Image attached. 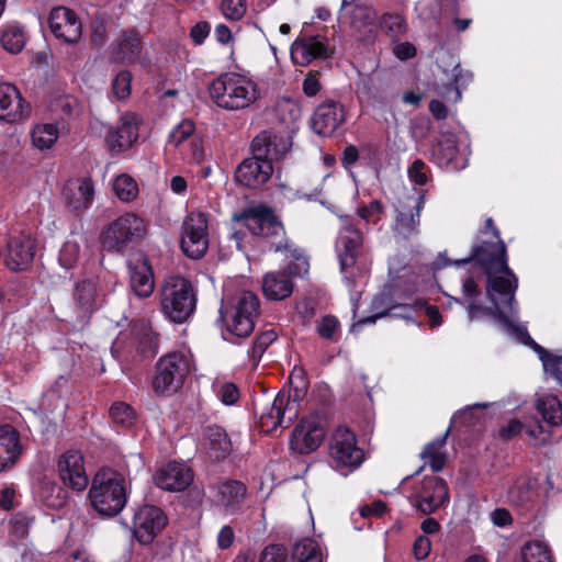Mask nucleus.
<instances>
[{
  "instance_id": "nucleus-1",
  "label": "nucleus",
  "mask_w": 562,
  "mask_h": 562,
  "mask_svg": "<svg viewBox=\"0 0 562 562\" xmlns=\"http://www.w3.org/2000/svg\"><path fill=\"white\" fill-rule=\"evenodd\" d=\"M235 221L246 227L254 236L272 239L271 247L274 251L284 248L291 259L285 271L269 272L262 279V291L267 299L281 301L293 292L292 277H303L307 273L310 263L303 250L285 243L284 246L274 241L282 237L283 226L273 212L266 206L250 207L234 216Z\"/></svg>"
},
{
  "instance_id": "nucleus-2",
  "label": "nucleus",
  "mask_w": 562,
  "mask_h": 562,
  "mask_svg": "<svg viewBox=\"0 0 562 562\" xmlns=\"http://www.w3.org/2000/svg\"><path fill=\"white\" fill-rule=\"evenodd\" d=\"M471 260L479 263L486 274V296L491 306L514 300L518 279L508 267L506 246L492 218L486 220L482 236L479 237L469 258L450 261L446 254H439L432 265L435 269H442L449 265L460 266Z\"/></svg>"
},
{
  "instance_id": "nucleus-3",
  "label": "nucleus",
  "mask_w": 562,
  "mask_h": 562,
  "mask_svg": "<svg viewBox=\"0 0 562 562\" xmlns=\"http://www.w3.org/2000/svg\"><path fill=\"white\" fill-rule=\"evenodd\" d=\"M464 300L468 303V316L470 321L492 316L497 324L512 337L521 344L531 347L539 356L546 373L557 381H562L560 364L561 357L553 356L538 345L528 334L525 325L518 324V307L514 299L495 306H485L480 303L481 288L473 276L468 277L462 284Z\"/></svg>"
},
{
  "instance_id": "nucleus-4",
  "label": "nucleus",
  "mask_w": 562,
  "mask_h": 562,
  "mask_svg": "<svg viewBox=\"0 0 562 562\" xmlns=\"http://www.w3.org/2000/svg\"><path fill=\"white\" fill-rule=\"evenodd\" d=\"M209 92L212 101L227 111L248 109L259 99L257 82L237 72L218 76L211 82Z\"/></svg>"
},
{
  "instance_id": "nucleus-5",
  "label": "nucleus",
  "mask_w": 562,
  "mask_h": 562,
  "mask_svg": "<svg viewBox=\"0 0 562 562\" xmlns=\"http://www.w3.org/2000/svg\"><path fill=\"white\" fill-rule=\"evenodd\" d=\"M92 507L103 516H115L127 501V482L120 473L102 470L95 473L88 493Z\"/></svg>"
},
{
  "instance_id": "nucleus-6",
  "label": "nucleus",
  "mask_w": 562,
  "mask_h": 562,
  "mask_svg": "<svg viewBox=\"0 0 562 562\" xmlns=\"http://www.w3.org/2000/svg\"><path fill=\"white\" fill-rule=\"evenodd\" d=\"M194 370L193 355L189 349L168 352L156 363L153 390L157 394L171 395L182 387Z\"/></svg>"
},
{
  "instance_id": "nucleus-7",
  "label": "nucleus",
  "mask_w": 562,
  "mask_h": 562,
  "mask_svg": "<svg viewBox=\"0 0 562 562\" xmlns=\"http://www.w3.org/2000/svg\"><path fill=\"white\" fill-rule=\"evenodd\" d=\"M162 313L173 323H183L195 308L193 285L183 277L173 276L165 280L160 292Z\"/></svg>"
},
{
  "instance_id": "nucleus-8",
  "label": "nucleus",
  "mask_w": 562,
  "mask_h": 562,
  "mask_svg": "<svg viewBox=\"0 0 562 562\" xmlns=\"http://www.w3.org/2000/svg\"><path fill=\"white\" fill-rule=\"evenodd\" d=\"M259 300L250 291L237 293L227 305L221 308V318L225 324L226 333L238 338L249 336L255 327L258 315Z\"/></svg>"
},
{
  "instance_id": "nucleus-9",
  "label": "nucleus",
  "mask_w": 562,
  "mask_h": 562,
  "mask_svg": "<svg viewBox=\"0 0 562 562\" xmlns=\"http://www.w3.org/2000/svg\"><path fill=\"white\" fill-rule=\"evenodd\" d=\"M146 233V222L137 214L127 212L102 229L101 243L105 250L122 254L130 245L140 241Z\"/></svg>"
},
{
  "instance_id": "nucleus-10",
  "label": "nucleus",
  "mask_w": 562,
  "mask_h": 562,
  "mask_svg": "<svg viewBox=\"0 0 562 562\" xmlns=\"http://www.w3.org/2000/svg\"><path fill=\"white\" fill-rule=\"evenodd\" d=\"M328 451L333 467L344 474L358 469L364 460L356 434L345 426L337 427L331 434Z\"/></svg>"
},
{
  "instance_id": "nucleus-11",
  "label": "nucleus",
  "mask_w": 562,
  "mask_h": 562,
  "mask_svg": "<svg viewBox=\"0 0 562 562\" xmlns=\"http://www.w3.org/2000/svg\"><path fill=\"white\" fill-rule=\"evenodd\" d=\"M180 247L191 259L202 258L209 248V221L205 213L191 212L182 223Z\"/></svg>"
},
{
  "instance_id": "nucleus-12",
  "label": "nucleus",
  "mask_w": 562,
  "mask_h": 562,
  "mask_svg": "<svg viewBox=\"0 0 562 562\" xmlns=\"http://www.w3.org/2000/svg\"><path fill=\"white\" fill-rule=\"evenodd\" d=\"M409 502L422 514L430 515L449 502L448 485L438 476H426L409 495Z\"/></svg>"
},
{
  "instance_id": "nucleus-13",
  "label": "nucleus",
  "mask_w": 562,
  "mask_h": 562,
  "mask_svg": "<svg viewBox=\"0 0 562 562\" xmlns=\"http://www.w3.org/2000/svg\"><path fill=\"white\" fill-rule=\"evenodd\" d=\"M300 403L289 392H279L270 406L259 415V427L271 432L278 427H288L299 415Z\"/></svg>"
},
{
  "instance_id": "nucleus-14",
  "label": "nucleus",
  "mask_w": 562,
  "mask_h": 562,
  "mask_svg": "<svg viewBox=\"0 0 562 562\" xmlns=\"http://www.w3.org/2000/svg\"><path fill=\"white\" fill-rule=\"evenodd\" d=\"M326 428V419L321 415L313 414L304 417L292 432L290 440L292 450L300 454L316 450L325 438Z\"/></svg>"
},
{
  "instance_id": "nucleus-15",
  "label": "nucleus",
  "mask_w": 562,
  "mask_h": 562,
  "mask_svg": "<svg viewBox=\"0 0 562 562\" xmlns=\"http://www.w3.org/2000/svg\"><path fill=\"white\" fill-rule=\"evenodd\" d=\"M340 222L335 250L340 263V270L342 273H346L357 261L363 244V235L361 231L356 227L350 216H341Z\"/></svg>"
},
{
  "instance_id": "nucleus-16",
  "label": "nucleus",
  "mask_w": 562,
  "mask_h": 562,
  "mask_svg": "<svg viewBox=\"0 0 562 562\" xmlns=\"http://www.w3.org/2000/svg\"><path fill=\"white\" fill-rule=\"evenodd\" d=\"M425 205V194L407 195L398 201L394 232L409 238L419 233L420 212Z\"/></svg>"
},
{
  "instance_id": "nucleus-17",
  "label": "nucleus",
  "mask_w": 562,
  "mask_h": 562,
  "mask_svg": "<svg viewBox=\"0 0 562 562\" xmlns=\"http://www.w3.org/2000/svg\"><path fill=\"white\" fill-rule=\"evenodd\" d=\"M57 472L63 484L74 491L82 492L89 484L85 459L79 450H67L60 454Z\"/></svg>"
},
{
  "instance_id": "nucleus-18",
  "label": "nucleus",
  "mask_w": 562,
  "mask_h": 562,
  "mask_svg": "<svg viewBox=\"0 0 562 562\" xmlns=\"http://www.w3.org/2000/svg\"><path fill=\"white\" fill-rule=\"evenodd\" d=\"M166 524L167 517L159 507L145 505L134 515L133 535L140 544H150Z\"/></svg>"
},
{
  "instance_id": "nucleus-19",
  "label": "nucleus",
  "mask_w": 562,
  "mask_h": 562,
  "mask_svg": "<svg viewBox=\"0 0 562 562\" xmlns=\"http://www.w3.org/2000/svg\"><path fill=\"white\" fill-rule=\"evenodd\" d=\"M48 23L55 37L67 44H75L81 37V21L71 9L66 7L54 8L49 13Z\"/></svg>"
},
{
  "instance_id": "nucleus-20",
  "label": "nucleus",
  "mask_w": 562,
  "mask_h": 562,
  "mask_svg": "<svg viewBox=\"0 0 562 562\" xmlns=\"http://www.w3.org/2000/svg\"><path fill=\"white\" fill-rule=\"evenodd\" d=\"M273 166L270 160L252 154L244 159L235 172L236 181L250 189L262 187L272 176Z\"/></svg>"
},
{
  "instance_id": "nucleus-21",
  "label": "nucleus",
  "mask_w": 562,
  "mask_h": 562,
  "mask_svg": "<svg viewBox=\"0 0 562 562\" xmlns=\"http://www.w3.org/2000/svg\"><path fill=\"white\" fill-rule=\"evenodd\" d=\"M30 104L24 100L20 90L12 83H0V120L7 123H18L30 116Z\"/></svg>"
},
{
  "instance_id": "nucleus-22",
  "label": "nucleus",
  "mask_w": 562,
  "mask_h": 562,
  "mask_svg": "<svg viewBox=\"0 0 562 562\" xmlns=\"http://www.w3.org/2000/svg\"><path fill=\"white\" fill-rule=\"evenodd\" d=\"M291 136L286 133L263 131L251 143L252 154L273 161L282 159L291 149Z\"/></svg>"
},
{
  "instance_id": "nucleus-23",
  "label": "nucleus",
  "mask_w": 562,
  "mask_h": 562,
  "mask_svg": "<svg viewBox=\"0 0 562 562\" xmlns=\"http://www.w3.org/2000/svg\"><path fill=\"white\" fill-rule=\"evenodd\" d=\"M154 483L167 492L184 491L193 481L192 470L184 463L172 461L156 470Z\"/></svg>"
},
{
  "instance_id": "nucleus-24",
  "label": "nucleus",
  "mask_w": 562,
  "mask_h": 562,
  "mask_svg": "<svg viewBox=\"0 0 562 562\" xmlns=\"http://www.w3.org/2000/svg\"><path fill=\"white\" fill-rule=\"evenodd\" d=\"M345 120L344 106L339 102L327 100L315 109L311 124L316 134L328 137L337 131Z\"/></svg>"
},
{
  "instance_id": "nucleus-25",
  "label": "nucleus",
  "mask_w": 562,
  "mask_h": 562,
  "mask_svg": "<svg viewBox=\"0 0 562 562\" xmlns=\"http://www.w3.org/2000/svg\"><path fill=\"white\" fill-rule=\"evenodd\" d=\"M35 239L30 234L10 237L7 245L4 263L11 271L26 270L34 259Z\"/></svg>"
},
{
  "instance_id": "nucleus-26",
  "label": "nucleus",
  "mask_w": 562,
  "mask_h": 562,
  "mask_svg": "<svg viewBox=\"0 0 562 562\" xmlns=\"http://www.w3.org/2000/svg\"><path fill=\"white\" fill-rule=\"evenodd\" d=\"M329 55L330 48L325 36H303L291 45V58L299 66H307L312 60L327 58Z\"/></svg>"
},
{
  "instance_id": "nucleus-27",
  "label": "nucleus",
  "mask_w": 562,
  "mask_h": 562,
  "mask_svg": "<svg viewBox=\"0 0 562 562\" xmlns=\"http://www.w3.org/2000/svg\"><path fill=\"white\" fill-rule=\"evenodd\" d=\"M140 119L135 113L124 114L115 130L106 136V144L113 154L128 149L138 138Z\"/></svg>"
},
{
  "instance_id": "nucleus-28",
  "label": "nucleus",
  "mask_w": 562,
  "mask_h": 562,
  "mask_svg": "<svg viewBox=\"0 0 562 562\" xmlns=\"http://www.w3.org/2000/svg\"><path fill=\"white\" fill-rule=\"evenodd\" d=\"M131 288L140 299L149 297L155 289L154 272L147 258L143 255L132 259L128 263Z\"/></svg>"
},
{
  "instance_id": "nucleus-29",
  "label": "nucleus",
  "mask_w": 562,
  "mask_h": 562,
  "mask_svg": "<svg viewBox=\"0 0 562 562\" xmlns=\"http://www.w3.org/2000/svg\"><path fill=\"white\" fill-rule=\"evenodd\" d=\"M21 454L20 434L11 425H0V472L12 469Z\"/></svg>"
},
{
  "instance_id": "nucleus-30",
  "label": "nucleus",
  "mask_w": 562,
  "mask_h": 562,
  "mask_svg": "<svg viewBox=\"0 0 562 562\" xmlns=\"http://www.w3.org/2000/svg\"><path fill=\"white\" fill-rule=\"evenodd\" d=\"M64 196L68 207L76 213H81L92 204L93 183L90 179L69 181L64 188Z\"/></svg>"
},
{
  "instance_id": "nucleus-31",
  "label": "nucleus",
  "mask_w": 562,
  "mask_h": 562,
  "mask_svg": "<svg viewBox=\"0 0 562 562\" xmlns=\"http://www.w3.org/2000/svg\"><path fill=\"white\" fill-rule=\"evenodd\" d=\"M215 501L229 513H235L247 494V487L239 481L228 480L215 485Z\"/></svg>"
},
{
  "instance_id": "nucleus-32",
  "label": "nucleus",
  "mask_w": 562,
  "mask_h": 562,
  "mask_svg": "<svg viewBox=\"0 0 562 562\" xmlns=\"http://www.w3.org/2000/svg\"><path fill=\"white\" fill-rule=\"evenodd\" d=\"M203 445L211 458L224 459L232 451V442L226 431L220 426H209L204 431Z\"/></svg>"
},
{
  "instance_id": "nucleus-33",
  "label": "nucleus",
  "mask_w": 562,
  "mask_h": 562,
  "mask_svg": "<svg viewBox=\"0 0 562 562\" xmlns=\"http://www.w3.org/2000/svg\"><path fill=\"white\" fill-rule=\"evenodd\" d=\"M142 52V41L134 30H127L122 36L114 49L116 61L133 64L139 59Z\"/></svg>"
},
{
  "instance_id": "nucleus-34",
  "label": "nucleus",
  "mask_w": 562,
  "mask_h": 562,
  "mask_svg": "<svg viewBox=\"0 0 562 562\" xmlns=\"http://www.w3.org/2000/svg\"><path fill=\"white\" fill-rule=\"evenodd\" d=\"M132 336L131 345L135 346L143 357L151 358L156 355L158 338L146 322L136 323Z\"/></svg>"
},
{
  "instance_id": "nucleus-35",
  "label": "nucleus",
  "mask_w": 562,
  "mask_h": 562,
  "mask_svg": "<svg viewBox=\"0 0 562 562\" xmlns=\"http://www.w3.org/2000/svg\"><path fill=\"white\" fill-rule=\"evenodd\" d=\"M348 8H351L350 24L355 30L364 31L370 34L375 32V13L373 10L368 7L353 4V2L348 0H342L341 12H346Z\"/></svg>"
},
{
  "instance_id": "nucleus-36",
  "label": "nucleus",
  "mask_w": 562,
  "mask_h": 562,
  "mask_svg": "<svg viewBox=\"0 0 562 562\" xmlns=\"http://www.w3.org/2000/svg\"><path fill=\"white\" fill-rule=\"evenodd\" d=\"M38 498L40 501L53 509L63 508L69 498L68 491L54 481L44 480L41 482L38 488Z\"/></svg>"
},
{
  "instance_id": "nucleus-37",
  "label": "nucleus",
  "mask_w": 562,
  "mask_h": 562,
  "mask_svg": "<svg viewBox=\"0 0 562 562\" xmlns=\"http://www.w3.org/2000/svg\"><path fill=\"white\" fill-rule=\"evenodd\" d=\"M430 154L432 161L439 167H456L454 160L458 155L456 137L445 136L432 146Z\"/></svg>"
},
{
  "instance_id": "nucleus-38",
  "label": "nucleus",
  "mask_w": 562,
  "mask_h": 562,
  "mask_svg": "<svg viewBox=\"0 0 562 562\" xmlns=\"http://www.w3.org/2000/svg\"><path fill=\"white\" fill-rule=\"evenodd\" d=\"M470 74H463L462 69H460L459 66H456L453 69L452 80L447 85H437L436 92L445 101L456 103L461 100V87L470 81Z\"/></svg>"
},
{
  "instance_id": "nucleus-39",
  "label": "nucleus",
  "mask_w": 562,
  "mask_h": 562,
  "mask_svg": "<svg viewBox=\"0 0 562 562\" xmlns=\"http://www.w3.org/2000/svg\"><path fill=\"white\" fill-rule=\"evenodd\" d=\"M98 297L99 291L93 279H83L76 285L75 299L83 315L92 312Z\"/></svg>"
},
{
  "instance_id": "nucleus-40",
  "label": "nucleus",
  "mask_w": 562,
  "mask_h": 562,
  "mask_svg": "<svg viewBox=\"0 0 562 562\" xmlns=\"http://www.w3.org/2000/svg\"><path fill=\"white\" fill-rule=\"evenodd\" d=\"M58 136V127L53 123L36 124L31 132L32 144L40 150L52 148Z\"/></svg>"
},
{
  "instance_id": "nucleus-41",
  "label": "nucleus",
  "mask_w": 562,
  "mask_h": 562,
  "mask_svg": "<svg viewBox=\"0 0 562 562\" xmlns=\"http://www.w3.org/2000/svg\"><path fill=\"white\" fill-rule=\"evenodd\" d=\"M294 562H323V553L317 541L303 538L295 542L292 551Z\"/></svg>"
},
{
  "instance_id": "nucleus-42",
  "label": "nucleus",
  "mask_w": 562,
  "mask_h": 562,
  "mask_svg": "<svg viewBox=\"0 0 562 562\" xmlns=\"http://www.w3.org/2000/svg\"><path fill=\"white\" fill-rule=\"evenodd\" d=\"M449 430L446 434L428 443L424 451L420 453V457L428 463L434 472H439L443 469L446 463V457L442 452V449L446 445V439Z\"/></svg>"
},
{
  "instance_id": "nucleus-43",
  "label": "nucleus",
  "mask_w": 562,
  "mask_h": 562,
  "mask_svg": "<svg viewBox=\"0 0 562 562\" xmlns=\"http://www.w3.org/2000/svg\"><path fill=\"white\" fill-rule=\"evenodd\" d=\"M537 409L549 425L558 426L562 423V406L557 396L540 397L537 402Z\"/></svg>"
},
{
  "instance_id": "nucleus-44",
  "label": "nucleus",
  "mask_w": 562,
  "mask_h": 562,
  "mask_svg": "<svg viewBox=\"0 0 562 562\" xmlns=\"http://www.w3.org/2000/svg\"><path fill=\"white\" fill-rule=\"evenodd\" d=\"M25 43L26 35L22 27L18 25H9L3 30L1 44L7 52L18 54L23 49Z\"/></svg>"
},
{
  "instance_id": "nucleus-45",
  "label": "nucleus",
  "mask_w": 562,
  "mask_h": 562,
  "mask_svg": "<svg viewBox=\"0 0 562 562\" xmlns=\"http://www.w3.org/2000/svg\"><path fill=\"white\" fill-rule=\"evenodd\" d=\"M381 30L392 40H397L407 31L405 19L398 13H384L379 21Z\"/></svg>"
},
{
  "instance_id": "nucleus-46",
  "label": "nucleus",
  "mask_w": 562,
  "mask_h": 562,
  "mask_svg": "<svg viewBox=\"0 0 562 562\" xmlns=\"http://www.w3.org/2000/svg\"><path fill=\"white\" fill-rule=\"evenodd\" d=\"M522 562H553L548 544L540 540L526 543L521 550Z\"/></svg>"
},
{
  "instance_id": "nucleus-47",
  "label": "nucleus",
  "mask_w": 562,
  "mask_h": 562,
  "mask_svg": "<svg viewBox=\"0 0 562 562\" xmlns=\"http://www.w3.org/2000/svg\"><path fill=\"white\" fill-rule=\"evenodd\" d=\"M532 483L526 475L518 476L508 490V498L517 505H525L531 499Z\"/></svg>"
},
{
  "instance_id": "nucleus-48",
  "label": "nucleus",
  "mask_w": 562,
  "mask_h": 562,
  "mask_svg": "<svg viewBox=\"0 0 562 562\" xmlns=\"http://www.w3.org/2000/svg\"><path fill=\"white\" fill-rule=\"evenodd\" d=\"M113 191L121 201L131 202L137 196L138 187L131 176L123 173L115 178Z\"/></svg>"
},
{
  "instance_id": "nucleus-49",
  "label": "nucleus",
  "mask_w": 562,
  "mask_h": 562,
  "mask_svg": "<svg viewBox=\"0 0 562 562\" xmlns=\"http://www.w3.org/2000/svg\"><path fill=\"white\" fill-rule=\"evenodd\" d=\"M213 390L225 405H234L239 400V390L233 382L216 380L213 383Z\"/></svg>"
},
{
  "instance_id": "nucleus-50",
  "label": "nucleus",
  "mask_w": 562,
  "mask_h": 562,
  "mask_svg": "<svg viewBox=\"0 0 562 562\" xmlns=\"http://www.w3.org/2000/svg\"><path fill=\"white\" fill-rule=\"evenodd\" d=\"M80 257V246L76 240H67L59 250L58 261L65 269H71Z\"/></svg>"
},
{
  "instance_id": "nucleus-51",
  "label": "nucleus",
  "mask_w": 562,
  "mask_h": 562,
  "mask_svg": "<svg viewBox=\"0 0 562 562\" xmlns=\"http://www.w3.org/2000/svg\"><path fill=\"white\" fill-rule=\"evenodd\" d=\"M195 126L193 121L186 119L182 120L177 126L173 127L169 135V144L175 147L180 146L187 139L194 137Z\"/></svg>"
},
{
  "instance_id": "nucleus-52",
  "label": "nucleus",
  "mask_w": 562,
  "mask_h": 562,
  "mask_svg": "<svg viewBox=\"0 0 562 562\" xmlns=\"http://www.w3.org/2000/svg\"><path fill=\"white\" fill-rule=\"evenodd\" d=\"M110 415L114 424L124 428L132 426L135 419L132 407L122 402L114 403L111 406Z\"/></svg>"
},
{
  "instance_id": "nucleus-53",
  "label": "nucleus",
  "mask_w": 562,
  "mask_h": 562,
  "mask_svg": "<svg viewBox=\"0 0 562 562\" xmlns=\"http://www.w3.org/2000/svg\"><path fill=\"white\" fill-rule=\"evenodd\" d=\"M220 10L229 21H240L247 12L246 0H222Z\"/></svg>"
},
{
  "instance_id": "nucleus-54",
  "label": "nucleus",
  "mask_w": 562,
  "mask_h": 562,
  "mask_svg": "<svg viewBox=\"0 0 562 562\" xmlns=\"http://www.w3.org/2000/svg\"><path fill=\"white\" fill-rule=\"evenodd\" d=\"M316 331L322 338L335 341L339 337V322L335 316L326 315L317 322Z\"/></svg>"
},
{
  "instance_id": "nucleus-55",
  "label": "nucleus",
  "mask_w": 562,
  "mask_h": 562,
  "mask_svg": "<svg viewBox=\"0 0 562 562\" xmlns=\"http://www.w3.org/2000/svg\"><path fill=\"white\" fill-rule=\"evenodd\" d=\"M131 89L132 74L127 70L120 71L112 81L113 94L120 100H125L130 97Z\"/></svg>"
},
{
  "instance_id": "nucleus-56",
  "label": "nucleus",
  "mask_w": 562,
  "mask_h": 562,
  "mask_svg": "<svg viewBox=\"0 0 562 562\" xmlns=\"http://www.w3.org/2000/svg\"><path fill=\"white\" fill-rule=\"evenodd\" d=\"M276 338L277 335L273 330H267L256 338L248 351L255 363L260 360L266 349L276 340Z\"/></svg>"
},
{
  "instance_id": "nucleus-57",
  "label": "nucleus",
  "mask_w": 562,
  "mask_h": 562,
  "mask_svg": "<svg viewBox=\"0 0 562 562\" xmlns=\"http://www.w3.org/2000/svg\"><path fill=\"white\" fill-rule=\"evenodd\" d=\"M429 173V167L422 159H415L407 170L409 181L416 186H425Z\"/></svg>"
},
{
  "instance_id": "nucleus-58",
  "label": "nucleus",
  "mask_w": 562,
  "mask_h": 562,
  "mask_svg": "<svg viewBox=\"0 0 562 562\" xmlns=\"http://www.w3.org/2000/svg\"><path fill=\"white\" fill-rule=\"evenodd\" d=\"M32 518L26 514L18 513L10 520V532L16 539H22L29 533Z\"/></svg>"
},
{
  "instance_id": "nucleus-59",
  "label": "nucleus",
  "mask_w": 562,
  "mask_h": 562,
  "mask_svg": "<svg viewBox=\"0 0 562 562\" xmlns=\"http://www.w3.org/2000/svg\"><path fill=\"white\" fill-rule=\"evenodd\" d=\"M382 204L378 200L370 201L369 204L362 205L357 210L358 216L367 223L376 224L382 213Z\"/></svg>"
},
{
  "instance_id": "nucleus-60",
  "label": "nucleus",
  "mask_w": 562,
  "mask_h": 562,
  "mask_svg": "<svg viewBox=\"0 0 562 562\" xmlns=\"http://www.w3.org/2000/svg\"><path fill=\"white\" fill-rule=\"evenodd\" d=\"M288 552L283 546L270 544L261 553L260 562H286Z\"/></svg>"
},
{
  "instance_id": "nucleus-61",
  "label": "nucleus",
  "mask_w": 562,
  "mask_h": 562,
  "mask_svg": "<svg viewBox=\"0 0 562 562\" xmlns=\"http://www.w3.org/2000/svg\"><path fill=\"white\" fill-rule=\"evenodd\" d=\"M431 550V541L427 536H418L413 544V554L416 560L426 559Z\"/></svg>"
},
{
  "instance_id": "nucleus-62",
  "label": "nucleus",
  "mask_w": 562,
  "mask_h": 562,
  "mask_svg": "<svg viewBox=\"0 0 562 562\" xmlns=\"http://www.w3.org/2000/svg\"><path fill=\"white\" fill-rule=\"evenodd\" d=\"M235 540V531L232 526L225 525L223 526L216 537V543L218 549L227 550L229 549Z\"/></svg>"
},
{
  "instance_id": "nucleus-63",
  "label": "nucleus",
  "mask_w": 562,
  "mask_h": 562,
  "mask_svg": "<svg viewBox=\"0 0 562 562\" xmlns=\"http://www.w3.org/2000/svg\"><path fill=\"white\" fill-rule=\"evenodd\" d=\"M290 383L294 389V396L292 398H296L299 402V398L303 391L306 389V380L304 378V372L302 369H294L290 374Z\"/></svg>"
},
{
  "instance_id": "nucleus-64",
  "label": "nucleus",
  "mask_w": 562,
  "mask_h": 562,
  "mask_svg": "<svg viewBox=\"0 0 562 562\" xmlns=\"http://www.w3.org/2000/svg\"><path fill=\"white\" fill-rule=\"evenodd\" d=\"M211 26L207 22L202 21L192 26L190 36L195 45H201L209 36Z\"/></svg>"
}]
</instances>
